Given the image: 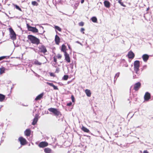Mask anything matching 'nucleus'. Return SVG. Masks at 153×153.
<instances>
[{"label":"nucleus","instance_id":"obj_29","mask_svg":"<svg viewBox=\"0 0 153 153\" xmlns=\"http://www.w3.org/2000/svg\"><path fill=\"white\" fill-rule=\"evenodd\" d=\"M32 4L33 6H37L38 5V4L36 1H32Z\"/></svg>","mask_w":153,"mask_h":153},{"label":"nucleus","instance_id":"obj_21","mask_svg":"<svg viewBox=\"0 0 153 153\" xmlns=\"http://www.w3.org/2000/svg\"><path fill=\"white\" fill-rule=\"evenodd\" d=\"M66 46H65L64 45H63L62 46L61 50L64 53H65V52H66Z\"/></svg>","mask_w":153,"mask_h":153},{"label":"nucleus","instance_id":"obj_18","mask_svg":"<svg viewBox=\"0 0 153 153\" xmlns=\"http://www.w3.org/2000/svg\"><path fill=\"white\" fill-rule=\"evenodd\" d=\"M5 98V96L2 94H0V102H3L4 101Z\"/></svg>","mask_w":153,"mask_h":153},{"label":"nucleus","instance_id":"obj_9","mask_svg":"<svg viewBox=\"0 0 153 153\" xmlns=\"http://www.w3.org/2000/svg\"><path fill=\"white\" fill-rule=\"evenodd\" d=\"M141 86V83L140 82H137L135 84L134 86V89L135 91H138Z\"/></svg>","mask_w":153,"mask_h":153},{"label":"nucleus","instance_id":"obj_43","mask_svg":"<svg viewBox=\"0 0 153 153\" xmlns=\"http://www.w3.org/2000/svg\"><path fill=\"white\" fill-rule=\"evenodd\" d=\"M76 42L78 43V44H80L81 45H82V43H81L80 42H79L78 41H76Z\"/></svg>","mask_w":153,"mask_h":153},{"label":"nucleus","instance_id":"obj_46","mask_svg":"<svg viewBox=\"0 0 153 153\" xmlns=\"http://www.w3.org/2000/svg\"><path fill=\"white\" fill-rule=\"evenodd\" d=\"M50 75L51 76H53V74L52 73H51L50 74Z\"/></svg>","mask_w":153,"mask_h":153},{"label":"nucleus","instance_id":"obj_56","mask_svg":"<svg viewBox=\"0 0 153 153\" xmlns=\"http://www.w3.org/2000/svg\"><path fill=\"white\" fill-rule=\"evenodd\" d=\"M56 71H58V70H57V69H56Z\"/></svg>","mask_w":153,"mask_h":153},{"label":"nucleus","instance_id":"obj_22","mask_svg":"<svg viewBox=\"0 0 153 153\" xmlns=\"http://www.w3.org/2000/svg\"><path fill=\"white\" fill-rule=\"evenodd\" d=\"M104 4L105 7L109 8L110 7V3L107 1H105L104 2Z\"/></svg>","mask_w":153,"mask_h":153},{"label":"nucleus","instance_id":"obj_26","mask_svg":"<svg viewBox=\"0 0 153 153\" xmlns=\"http://www.w3.org/2000/svg\"><path fill=\"white\" fill-rule=\"evenodd\" d=\"M33 64L37 65H40L42 64V63L39 62L38 60H35Z\"/></svg>","mask_w":153,"mask_h":153},{"label":"nucleus","instance_id":"obj_1","mask_svg":"<svg viewBox=\"0 0 153 153\" xmlns=\"http://www.w3.org/2000/svg\"><path fill=\"white\" fill-rule=\"evenodd\" d=\"M28 39L30 40L31 42L34 44L38 45L40 43V40L35 36L31 35L27 36Z\"/></svg>","mask_w":153,"mask_h":153},{"label":"nucleus","instance_id":"obj_54","mask_svg":"<svg viewBox=\"0 0 153 153\" xmlns=\"http://www.w3.org/2000/svg\"><path fill=\"white\" fill-rule=\"evenodd\" d=\"M68 47L69 48H70V47L69 46H68Z\"/></svg>","mask_w":153,"mask_h":153},{"label":"nucleus","instance_id":"obj_58","mask_svg":"<svg viewBox=\"0 0 153 153\" xmlns=\"http://www.w3.org/2000/svg\"><path fill=\"white\" fill-rule=\"evenodd\" d=\"M140 152H142V151H140Z\"/></svg>","mask_w":153,"mask_h":153},{"label":"nucleus","instance_id":"obj_24","mask_svg":"<svg viewBox=\"0 0 153 153\" xmlns=\"http://www.w3.org/2000/svg\"><path fill=\"white\" fill-rule=\"evenodd\" d=\"M120 73L118 72L116 73L115 75V76L114 77V83L115 84V81H116L117 78L120 75Z\"/></svg>","mask_w":153,"mask_h":153},{"label":"nucleus","instance_id":"obj_6","mask_svg":"<svg viewBox=\"0 0 153 153\" xmlns=\"http://www.w3.org/2000/svg\"><path fill=\"white\" fill-rule=\"evenodd\" d=\"M27 26L29 31H32L33 33H37L38 31V30L35 27H32L30 26L28 24H27Z\"/></svg>","mask_w":153,"mask_h":153},{"label":"nucleus","instance_id":"obj_15","mask_svg":"<svg viewBox=\"0 0 153 153\" xmlns=\"http://www.w3.org/2000/svg\"><path fill=\"white\" fill-rule=\"evenodd\" d=\"M134 56V53L132 51L129 52L128 54V57L130 59H133Z\"/></svg>","mask_w":153,"mask_h":153},{"label":"nucleus","instance_id":"obj_4","mask_svg":"<svg viewBox=\"0 0 153 153\" xmlns=\"http://www.w3.org/2000/svg\"><path fill=\"white\" fill-rule=\"evenodd\" d=\"M9 30L10 32V37L11 39L14 40L16 39V34L11 28H10Z\"/></svg>","mask_w":153,"mask_h":153},{"label":"nucleus","instance_id":"obj_25","mask_svg":"<svg viewBox=\"0 0 153 153\" xmlns=\"http://www.w3.org/2000/svg\"><path fill=\"white\" fill-rule=\"evenodd\" d=\"M82 131L88 133L90 132V131L88 128L84 126L82 127Z\"/></svg>","mask_w":153,"mask_h":153},{"label":"nucleus","instance_id":"obj_51","mask_svg":"<svg viewBox=\"0 0 153 153\" xmlns=\"http://www.w3.org/2000/svg\"><path fill=\"white\" fill-rule=\"evenodd\" d=\"M63 14H65V15H66V14H65V13H63Z\"/></svg>","mask_w":153,"mask_h":153},{"label":"nucleus","instance_id":"obj_27","mask_svg":"<svg viewBox=\"0 0 153 153\" xmlns=\"http://www.w3.org/2000/svg\"><path fill=\"white\" fill-rule=\"evenodd\" d=\"M5 68L4 67H2L0 68V74H2L4 72Z\"/></svg>","mask_w":153,"mask_h":153},{"label":"nucleus","instance_id":"obj_8","mask_svg":"<svg viewBox=\"0 0 153 153\" xmlns=\"http://www.w3.org/2000/svg\"><path fill=\"white\" fill-rule=\"evenodd\" d=\"M18 140L20 141L21 144L22 145H24L26 144V140L23 137H19Z\"/></svg>","mask_w":153,"mask_h":153},{"label":"nucleus","instance_id":"obj_13","mask_svg":"<svg viewBox=\"0 0 153 153\" xmlns=\"http://www.w3.org/2000/svg\"><path fill=\"white\" fill-rule=\"evenodd\" d=\"M149 56L147 54H143L142 56L143 60L145 62H147L149 59Z\"/></svg>","mask_w":153,"mask_h":153},{"label":"nucleus","instance_id":"obj_5","mask_svg":"<svg viewBox=\"0 0 153 153\" xmlns=\"http://www.w3.org/2000/svg\"><path fill=\"white\" fill-rule=\"evenodd\" d=\"M38 48L39 49V53H45L47 52L45 47L43 45H39L38 47Z\"/></svg>","mask_w":153,"mask_h":153},{"label":"nucleus","instance_id":"obj_31","mask_svg":"<svg viewBox=\"0 0 153 153\" xmlns=\"http://www.w3.org/2000/svg\"><path fill=\"white\" fill-rule=\"evenodd\" d=\"M122 0H118V2L121 6L125 7L126 6L123 4V3L121 1Z\"/></svg>","mask_w":153,"mask_h":153},{"label":"nucleus","instance_id":"obj_32","mask_svg":"<svg viewBox=\"0 0 153 153\" xmlns=\"http://www.w3.org/2000/svg\"><path fill=\"white\" fill-rule=\"evenodd\" d=\"M55 28L59 31H61V29L59 26H56L55 27Z\"/></svg>","mask_w":153,"mask_h":153},{"label":"nucleus","instance_id":"obj_40","mask_svg":"<svg viewBox=\"0 0 153 153\" xmlns=\"http://www.w3.org/2000/svg\"><path fill=\"white\" fill-rule=\"evenodd\" d=\"M125 63L124 64V65L123 66H124L125 67H127L128 66V65L126 64L125 62H124Z\"/></svg>","mask_w":153,"mask_h":153},{"label":"nucleus","instance_id":"obj_47","mask_svg":"<svg viewBox=\"0 0 153 153\" xmlns=\"http://www.w3.org/2000/svg\"><path fill=\"white\" fill-rule=\"evenodd\" d=\"M45 31L44 30L43 31V32L42 33H40L39 34H42L43 33H44L45 32Z\"/></svg>","mask_w":153,"mask_h":153},{"label":"nucleus","instance_id":"obj_30","mask_svg":"<svg viewBox=\"0 0 153 153\" xmlns=\"http://www.w3.org/2000/svg\"><path fill=\"white\" fill-rule=\"evenodd\" d=\"M68 77V75H65L63 77V79L64 80H67Z\"/></svg>","mask_w":153,"mask_h":153},{"label":"nucleus","instance_id":"obj_3","mask_svg":"<svg viewBox=\"0 0 153 153\" xmlns=\"http://www.w3.org/2000/svg\"><path fill=\"white\" fill-rule=\"evenodd\" d=\"M50 112H52L55 116H58L61 115L60 112L57 109L54 108H51L48 109Z\"/></svg>","mask_w":153,"mask_h":153},{"label":"nucleus","instance_id":"obj_41","mask_svg":"<svg viewBox=\"0 0 153 153\" xmlns=\"http://www.w3.org/2000/svg\"><path fill=\"white\" fill-rule=\"evenodd\" d=\"M146 68H147V65H145L143 66V69H146Z\"/></svg>","mask_w":153,"mask_h":153},{"label":"nucleus","instance_id":"obj_36","mask_svg":"<svg viewBox=\"0 0 153 153\" xmlns=\"http://www.w3.org/2000/svg\"><path fill=\"white\" fill-rule=\"evenodd\" d=\"M6 57V56H2L0 57V61L2 60V59H5Z\"/></svg>","mask_w":153,"mask_h":153},{"label":"nucleus","instance_id":"obj_42","mask_svg":"<svg viewBox=\"0 0 153 153\" xmlns=\"http://www.w3.org/2000/svg\"><path fill=\"white\" fill-rule=\"evenodd\" d=\"M72 104V103L71 102H69V103H68L67 104V105L68 106H71Z\"/></svg>","mask_w":153,"mask_h":153},{"label":"nucleus","instance_id":"obj_35","mask_svg":"<svg viewBox=\"0 0 153 153\" xmlns=\"http://www.w3.org/2000/svg\"><path fill=\"white\" fill-rule=\"evenodd\" d=\"M85 30V29L83 28H82L81 29L80 31L83 34L84 33V31Z\"/></svg>","mask_w":153,"mask_h":153},{"label":"nucleus","instance_id":"obj_50","mask_svg":"<svg viewBox=\"0 0 153 153\" xmlns=\"http://www.w3.org/2000/svg\"><path fill=\"white\" fill-rule=\"evenodd\" d=\"M133 77H134V78H136L137 77V76H136L135 77H134V76H133Z\"/></svg>","mask_w":153,"mask_h":153},{"label":"nucleus","instance_id":"obj_37","mask_svg":"<svg viewBox=\"0 0 153 153\" xmlns=\"http://www.w3.org/2000/svg\"><path fill=\"white\" fill-rule=\"evenodd\" d=\"M79 25L80 26H82L84 25V23L83 22H81L79 23Z\"/></svg>","mask_w":153,"mask_h":153},{"label":"nucleus","instance_id":"obj_34","mask_svg":"<svg viewBox=\"0 0 153 153\" xmlns=\"http://www.w3.org/2000/svg\"><path fill=\"white\" fill-rule=\"evenodd\" d=\"M15 6L16 9L19 10L20 11H22L21 9L17 5H15Z\"/></svg>","mask_w":153,"mask_h":153},{"label":"nucleus","instance_id":"obj_33","mask_svg":"<svg viewBox=\"0 0 153 153\" xmlns=\"http://www.w3.org/2000/svg\"><path fill=\"white\" fill-rule=\"evenodd\" d=\"M53 61L54 62V63H53V65H55L57 64V59L55 57H53Z\"/></svg>","mask_w":153,"mask_h":153},{"label":"nucleus","instance_id":"obj_38","mask_svg":"<svg viewBox=\"0 0 153 153\" xmlns=\"http://www.w3.org/2000/svg\"><path fill=\"white\" fill-rule=\"evenodd\" d=\"M71 98L72 102H74V98L73 95H72L71 96Z\"/></svg>","mask_w":153,"mask_h":153},{"label":"nucleus","instance_id":"obj_11","mask_svg":"<svg viewBox=\"0 0 153 153\" xmlns=\"http://www.w3.org/2000/svg\"><path fill=\"white\" fill-rule=\"evenodd\" d=\"M64 56H65V59L68 62H70L71 61L69 54L67 52H65V53H64Z\"/></svg>","mask_w":153,"mask_h":153},{"label":"nucleus","instance_id":"obj_44","mask_svg":"<svg viewBox=\"0 0 153 153\" xmlns=\"http://www.w3.org/2000/svg\"><path fill=\"white\" fill-rule=\"evenodd\" d=\"M143 153H149L147 150L144 151Z\"/></svg>","mask_w":153,"mask_h":153},{"label":"nucleus","instance_id":"obj_20","mask_svg":"<svg viewBox=\"0 0 153 153\" xmlns=\"http://www.w3.org/2000/svg\"><path fill=\"white\" fill-rule=\"evenodd\" d=\"M44 151L45 153H51L52 152V150L49 148H45Z\"/></svg>","mask_w":153,"mask_h":153},{"label":"nucleus","instance_id":"obj_10","mask_svg":"<svg viewBox=\"0 0 153 153\" xmlns=\"http://www.w3.org/2000/svg\"><path fill=\"white\" fill-rule=\"evenodd\" d=\"M150 94L149 92H146L144 96V100L145 101H148L150 98Z\"/></svg>","mask_w":153,"mask_h":153},{"label":"nucleus","instance_id":"obj_52","mask_svg":"<svg viewBox=\"0 0 153 153\" xmlns=\"http://www.w3.org/2000/svg\"><path fill=\"white\" fill-rule=\"evenodd\" d=\"M73 68V66H72V67H71V68H72V69Z\"/></svg>","mask_w":153,"mask_h":153},{"label":"nucleus","instance_id":"obj_17","mask_svg":"<svg viewBox=\"0 0 153 153\" xmlns=\"http://www.w3.org/2000/svg\"><path fill=\"white\" fill-rule=\"evenodd\" d=\"M85 93H86L87 96L88 97H90L91 95V91L88 89H86L85 91Z\"/></svg>","mask_w":153,"mask_h":153},{"label":"nucleus","instance_id":"obj_2","mask_svg":"<svg viewBox=\"0 0 153 153\" xmlns=\"http://www.w3.org/2000/svg\"><path fill=\"white\" fill-rule=\"evenodd\" d=\"M140 64V62L139 61L136 60L134 62V70L136 73L138 75L140 74V72H139Z\"/></svg>","mask_w":153,"mask_h":153},{"label":"nucleus","instance_id":"obj_7","mask_svg":"<svg viewBox=\"0 0 153 153\" xmlns=\"http://www.w3.org/2000/svg\"><path fill=\"white\" fill-rule=\"evenodd\" d=\"M48 145V143L45 141H42L40 142L39 145V146L40 148H44L47 146Z\"/></svg>","mask_w":153,"mask_h":153},{"label":"nucleus","instance_id":"obj_49","mask_svg":"<svg viewBox=\"0 0 153 153\" xmlns=\"http://www.w3.org/2000/svg\"><path fill=\"white\" fill-rule=\"evenodd\" d=\"M41 27L42 28V29L43 30V29H44V28H43V27H42V26H41Z\"/></svg>","mask_w":153,"mask_h":153},{"label":"nucleus","instance_id":"obj_48","mask_svg":"<svg viewBox=\"0 0 153 153\" xmlns=\"http://www.w3.org/2000/svg\"><path fill=\"white\" fill-rule=\"evenodd\" d=\"M45 114H48V111H47V112H46V111H45Z\"/></svg>","mask_w":153,"mask_h":153},{"label":"nucleus","instance_id":"obj_57","mask_svg":"<svg viewBox=\"0 0 153 153\" xmlns=\"http://www.w3.org/2000/svg\"><path fill=\"white\" fill-rule=\"evenodd\" d=\"M56 71H58V70H57V69H56Z\"/></svg>","mask_w":153,"mask_h":153},{"label":"nucleus","instance_id":"obj_14","mask_svg":"<svg viewBox=\"0 0 153 153\" xmlns=\"http://www.w3.org/2000/svg\"><path fill=\"white\" fill-rule=\"evenodd\" d=\"M31 131L29 129H27L24 132L25 135L27 136H29L31 134Z\"/></svg>","mask_w":153,"mask_h":153},{"label":"nucleus","instance_id":"obj_23","mask_svg":"<svg viewBox=\"0 0 153 153\" xmlns=\"http://www.w3.org/2000/svg\"><path fill=\"white\" fill-rule=\"evenodd\" d=\"M43 95V93H41L39 95H38L35 99V100H40L41 98L42 97Z\"/></svg>","mask_w":153,"mask_h":153},{"label":"nucleus","instance_id":"obj_16","mask_svg":"<svg viewBox=\"0 0 153 153\" xmlns=\"http://www.w3.org/2000/svg\"><path fill=\"white\" fill-rule=\"evenodd\" d=\"M55 40L56 44H59L60 42V38L59 36L56 35L55 37Z\"/></svg>","mask_w":153,"mask_h":153},{"label":"nucleus","instance_id":"obj_55","mask_svg":"<svg viewBox=\"0 0 153 153\" xmlns=\"http://www.w3.org/2000/svg\"><path fill=\"white\" fill-rule=\"evenodd\" d=\"M76 4L77 5V6H78L77 4Z\"/></svg>","mask_w":153,"mask_h":153},{"label":"nucleus","instance_id":"obj_28","mask_svg":"<svg viewBox=\"0 0 153 153\" xmlns=\"http://www.w3.org/2000/svg\"><path fill=\"white\" fill-rule=\"evenodd\" d=\"M91 21L94 22H96L97 21V19L96 17H93L91 18Z\"/></svg>","mask_w":153,"mask_h":153},{"label":"nucleus","instance_id":"obj_12","mask_svg":"<svg viewBox=\"0 0 153 153\" xmlns=\"http://www.w3.org/2000/svg\"><path fill=\"white\" fill-rule=\"evenodd\" d=\"M39 116V115L36 114V115L35 118L33 120V122L32 123V125H35L36 123H37L38 120V117Z\"/></svg>","mask_w":153,"mask_h":153},{"label":"nucleus","instance_id":"obj_39","mask_svg":"<svg viewBox=\"0 0 153 153\" xmlns=\"http://www.w3.org/2000/svg\"><path fill=\"white\" fill-rule=\"evenodd\" d=\"M62 57V56L61 54H59L57 55V57L58 59H60Z\"/></svg>","mask_w":153,"mask_h":153},{"label":"nucleus","instance_id":"obj_45","mask_svg":"<svg viewBox=\"0 0 153 153\" xmlns=\"http://www.w3.org/2000/svg\"><path fill=\"white\" fill-rule=\"evenodd\" d=\"M84 0H81V3L82 4L84 3Z\"/></svg>","mask_w":153,"mask_h":153},{"label":"nucleus","instance_id":"obj_53","mask_svg":"<svg viewBox=\"0 0 153 153\" xmlns=\"http://www.w3.org/2000/svg\"><path fill=\"white\" fill-rule=\"evenodd\" d=\"M31 48V49H33V48Z\"/></svg>","mask_w":153,"mask_h":153},{"label":"nucleus","instance_id":"obj_19","mask_svg":"<svg viewBox=\"0 0 153 153\" xmlns=\"http://www.w3.org/2000/svg\"><path fill=\"white\" fill-rule=\"evenodd\" d=\"M46 83L47 84H48V85H49L51 86H52L53 87V89L54 90H58V88L55 85H54L53 83L47 82Z\"/></svg>","mask_w":153,"mask_h":153}]
</instances>
